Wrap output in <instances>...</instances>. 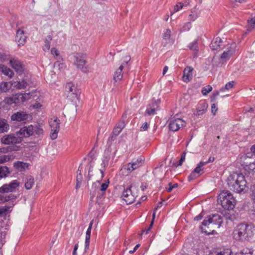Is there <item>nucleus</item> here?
<instances>
[{"label":"nucleus","mask_w":255,"mask_h":255,"mask_svg":"<svg viewBox=\"0 0 255 255\" xmlns=\"http://www.w3.org/2000/svg\"><path fill=\"white\" fill-rule=\"evenodd\" d=\"M185 156H186V152H184L182 153V154L181 155V157L180 160L178 161V162L176 164V166H181L182 165L183 161L185 159Z\"/></svg>","instance_id":"nucleus-52"},{"label":"nucleus","mask_w":255,"mask_h":255,"mask_svg":"<svg viewBox=\"0 0 255 255\" xmlns=\"http://www.w3.org/2000/svg\"><path fill=\"white\" fill-rule=\"evenodd\" d=\"M100 185V181H98L97 182H95L92 184L91 190V194L92 197L95 196L96 192L99 190V187Z\"/></svg>","instance_id":"nucleus-35"},{"label":"nucleus","mask_w":255,"mask_h":255,"mask_svg":"<svg viewBox=\"0 0 255 255\" xmlns=\"http://www.w3.org/2000/svg\"><path fill=\"white\" fill-rule=\"evenodd\" d=\"M186 123L181 118L174 116L171 118L169 121V128L173 131L179 130L181 128L185 127Z\"/></svg>","instance_id":"nucleus-5"},{"label":"nucleus","mask_w":255,"mask_h":255,"mask_svg":"<svg viewBox=\"0 0 255 255\" xmlns=\"http://www.w3.org/2000/svg\"><path fill=\"white\" fill-rule=\"evenodd\" d=\"M208 108V104L203 102L200 103L196 109V111L194 113L196 116H201L204 114Z\"/></svg>","instance_id":"nucleus-21"},{"label":"nucleus","mask_w":255,"mask_h":255,"mask_svg":"<svg viewBox=\"0 0 255 255\" xmlns=\"http://www.w3.org/2000/svg\"><path fill=\"white\" fill-rule=\"evenodd\" d=\"M227 181L229 188L236 193H241L247 191V181L242 174H231Z\"/></svg>","instance_id":"nucleus-1"},{"label":"nucleus","mask_w":255,"mask_h":255,"mask_svg":"<svg viewBox=\"0 0 255 255\" xmlns=\"http://www.w3.org/2000/svg\"><path fill=\"white\" fill-rule=\"evenodd\" d=\"M122 129H121L117 127L116 126L113 131V134L111 136V138H113L114 136H116L118 135H119L120 133V132L122 131Z\"/></svg>","instance_id":"nucleus-48"},{"label":"nucleus","mask_w":255,"mask_h":255,"mask_svg":"<svg viewBox=\"0 0 255 255\" xmlns=\"http://www.w3.org/2000/svg\"><path fill=\"white\" fill-rule=\"evenodd\" d=\"M255 160V155L251 151L246 155L242 156L240 158V162L242 166L245 167L248 166L251 162Z\"/></svg>","instance_id":"nucleus-14"},{"label":"nucleus","mask_w":255,"mask_h":255,"mask_svg":"<svg viewBox=\"0 0 255 255\" xmlns=\"http://www.w3.org/2000/svg\"><path fill=\"white\" fill-rule=\"evenodd\" d=\"M171 31L169 29H166L163 34V39L166 43H173V40L170 39Z\"/></svg>","instance_id":"nucleus-29"},{"label":"nucleus","mask_w":255,"mask_h":255,"mask_svg":"<svg viewBox=\"0 0 255 255\" xmlns=\"http://www.w3.org/2000/svg\"><path fill=\"white\" fill-rule=\"evenodd\" d=\"M123 73L116 70L113 76V80L114 81V84L116 85L117 83L120 82L123 78Z\"/></svg>","instance_id":"nucleus-30"},{"label":"nucleus","mask_w":255,"mask_h":255,"mask_svg":"<svg viewBox=\"0 0 255 255\" xmlns=\"http://www.w3.org/2000/svg\"><path fill=\"white\" fill-rule=\"evenodd\" d=\"M109 184V181L102 184L101 186V189L100 190L101 191H105L107 190V188L108 187Z\"/></svg>","instance_id":"nucleus-54"},{"label":"nucleus","mask_w":255,"mask_h":255,"mask_svg":"<svg viewBox=\"0 0 255 255\" xmlns=\"http://www.w3.org/2000/svg\"><path fill=\"white\" fill-rule=\"evenodd\" d=\"M74 64L84 72H86L84 67L86 64V55L83 53H76L74 56Z\"/></svg>","instance_id":"nucleus-11"},{"label":"nucleus","mask_w":255,"mask_h":255,"mask_svg":"<svg viewBox=\"0 0 255 255\" xmlns=\"http://www.w3.org/2000/svg\"><path fill=\"white\" fill-rule=\"evenodd\" d=\"M143 164V160L141 158H137L135 161L129 163L123 168L127 170L128 173H130L140 167Z\"/></svg>","instance_id":"nucleus-12"},{"label":"nucleus","mask_w":255,"mask_h":255,"mask_svg":"<svg viewBox=\"0 0 255 255\" xmlns=\"http://www.w3.org/2000/svg\"><path fill=\"white\" fill-rule=\"evenodd\" d=\"M193 68L191 67H187L183 71V76L182 77L183 81L185 82H189L192 78Z\"/></svg>","instance_id":"nucleus-20"},{"label":"nucleus","mask_w":255,"mask_h":255,"mask_svg":"<svg viewBox=\"0 0 255 255\" xmlns=\"http://www.w3.org/2000/svg\"><path fill=\"white\" fill-rule=\"evenodd\" d=\"M11 159V156L4 155L0 156V164L9 161Z\"/></svg>","instance_id":"nucleus-43"},{"label":"nucleus","mask_w":255,"mask_h":255,"mask_svg":"<svg viewBox=\"0 0 255 255\" xmlns=\"http://www.w3.org/2000/svg\"><path fill=\"white\" fill-rule=\"evenodd\" d=\"M27 36L25 35V27H19L16 31L15 42L18 46H22L26 42Z\"/></svg>","instance_id":"nucleus-10"},{"label":"nucleus","mask_w":255,"mask_h":255,"mask_svg":"<svg viewBox=\"0 0 255 255\" xmlns=\"http://www.w3.org/2000/svg\"><path fill=\"white\" fill-rule=\"evenodd\" d=\"M18 196L10 194L7 196L0 194V203H5L9 201H12L17 198Z\"/></svg>","instance_id":"nucleus-23"},{"label":"nucleus","mask_w":255,"mask_h":255,"mask_svg":"<svg viewBox=\"0 0 255 255\" xmlns=\"http://www.w3.org/2000/svg\"><path fill=\"white\" fill-rule=\"evenodd\" d=\"M127 119V115L124 114L123 115L121 120L119 121V122L116 125V127L119 128L121 129H123L124 128V127H125V125H126L125 122L126 121Z\"/></svg>","instance_id":"nucleus-34"},{"label":"nucleus","mask_w":255,"mask_h":255,"mask_svg":"<svg viewBox=\"0 0 255 255\" xmlns=\"http://www.w3.org/2000/svg\"><path fill=\"white\" fill-rule=\"evenodd\" d=\"M254 227L251 224L242 223L237 228L236 232L239 240H246L253 235Z\"/></svg>","instance_id":"nucleus-4"},{"label":"nucleus","mask_w":255,"mask_h":255,"mask_svg":"<svg viewBox=\"0 0 255 255\" xmlns=\"http://www.w3.org/2000/svg\"><path fill=\"white\" fill-rule=\"evenodd\" d=\"M223 40L219 37L214 38L211 43V48H218L222 46Z\"/></svg>","instance_id":"nucleus-27"},{"label":"nucleus","mask_w":255,"mask_h":255,"mask_svg":"<svg viewBox=\"0 0 255 255\" xmlns=\"http://www.w3.org/2000/svg\"><path fill=\"white\" fill-rule=\"evenodd\" d=\"M17 88L19 89H24L27 86V82L23 80L21 81H19L17 84Z\"/></svg>","instance_id":"nucleus-42"},{"label":"nucleus","mask_w":255,"mask_h":255,"mask_svg":"<svg viewBox=\"0 0 255 255\" xmlns=\"http://www.w3.org/2000/svg\"><path fill=\"white\" fill-rule=\"evenodd\" d=\"M184 4L183 3L179 2L178 4H177L175 7H174V10L175 11H178L181 9L182 8V7L184 6Z\"/></svg>","instance_id":"nucleus-56"},{"label":"nucleus","mask_w":255,"mask_h":255,"mask_svg":"<svg viewBox=\"0 0 255 255\" xmlns=\"http://www.w3.org/2000/svg\"><path fill=\"white\" fill-rule=\"evenodd\" d=\"M28 118L29 115L25 112L20 111L13 114L11 117V119L12 121L21 122L27 120Z\"/></svg>","instance_id":"nucleus-17"},{"label":"nucleus","mask_w":255,"mask_h":255,"mask_svg":"<svg viewBox=\"0 0 255 255\" xmlns=\"http://www.w3.org/2000/svg\"><path fill=\"white\" fill-rule=\"evenodd\" d=\"M219 95V92L218 91L214 92L211 97V101L213 102H215L216 100V98Z\"/></svg>","instance_id":"nucleus-53"},{"label":"nucleus","mask_w":255,"mask_h":255,"mask_svg":"<svg viewBox=\"0 0 255 255\" xmlns=\"http://www.w3.org/2000/svg\"><path fill=\"white\" fill-rule=\"evenodd\" d=\"M149 127V125L147 123L145 122L142 124L141 127H140V130L141 131H145Z\"/></svg>","instance_id":"nucleus-57"},{"label":"nucleus","mask_w":255,"mask_h":255,"mask_svg":"<svg viewBox=\"0 0 255 255\" xmlns=\"http://www.w3.org/2000/svg\"><path fill=\"white\" fill-rule=\"evenodd\" d=\"M203 217V215L202 214V213H201L199 215H198V216H196L194 220L195 221H199V220H201Z\"/></svg>","instance_id":"nucleus-64"},{"label":"nucleus","mask_w":255,"mask_h":255,"mask_svg":"<svg viewBox=\"0 0 255 255\" xmlns=\"http://www.w3.org/2000/svg\"><path fill=\"white\" fill-rule=\"evenodd\" d=\"M209 161L206 162H203L201 161L199 163V164L197 165V167L194 169L193 171L195 172V173H197V175L200 176L201 173V172L203 170V166H204L205 164L208 163Z\"/></svg>","instance_id":"nucleus-32"},{"label":"nucleus","mask_w":255,"mask_h":255,"mask_svg":"<svg viewBox=\"0 0 255 255\" xmlns=\"http://www.w3.org/2000/svg\"><path fill=\"white\" fill-rule=\"evenodd\" d=\"M11 67L19 74H21L24 70V65L22 62L17 59H12L10 60Z\"/></svg>","instance_id":"nucleus-16"},{"label":"nucleus","mask_w":255,"mask_h":255,"mask_svg":"<svg viewBox=\"0 0 255 255\" xmlns=\"http://www.w3.org/2000/svg\"><path fill=\"white\" fill-rule=\"evenodd\" d=\"M93 224V220L91 221L90 223L89 226L87 229V230L86 233V238L85 239H90L91 237V232L92 227Z\"/></svg>","instance_id":"nucleus-44"},{"label":"nucleus","mask_w":255,"mask_h":255,"mask_svg":"<svg viewBox=\"0 0 255 255\" xmlns=\"http://www.w3.org/2000/svg\"><path fill=\"white\" fill-rule=\"evenodd\" d=\"M133 187V185H131L123 192V199L125 201L127 204L132 203L137 196L136 192H134L131 190V188Z\"/></svg>","instance_id":"nucleus-7"},{"label":"nucleus","mask_w":255,"mask_h":255,"mask_svg":"<svg viewBox=\"0 0 255 255\" xmlns=\"http://www.w3.org/2000/svg\"><path fill=\"white\" fill-rule=\"evenodd\" d=\"M19 184V182L17 180H12L8 184H4L0 187V193L14 192L18 189Z\"/></svg>","instance_id":"nucleus-8"},{"label":"nucleus","mask_w":255,"mask_h":255,"mask_svg":"<svg viewBox=\"0 0 255 255\" xmlns=\"http://www.w3.org/2000/svg\"><path fill=\"white\" fill-rule=\"evenodd\" d=\"M235 51L233 49H229L227 51H224L220 56L219 64L225 63L233 55Z\"/></svg>","instance_id":"nucleus-18"},{"label":"nucleus","mask_w":255,"mask_h":255,"mask_svg":"<svg viewBox=\"0 0 255 255\" xmlns=\"http://www.w3.org/2000/svg\"><path fill=\"white\" fill-rule=\"evenodd\" d=\"M29 164L22 161H18L14 163V167L19 171L24 170L27 169Z\"/></svg>","instance_id":"nucleus-25"},{"label":"nucleus","mask_w":255,"mask_h":255,"mask_svg":"<svg viewBox=\"0 0 255 255\" xmlns=\"http://www.w3.org/2000/svg\"><path fill=\"white\" fill-rule=\"evenodd\" d=\"M130 60V56L129 55H126L124 57V59L123 63H124L125 65L128 64V62Z\"/></svg>","instance_id":"nucleus-61"},{"label":"nucleus","mask_w":255,"mask_h":255,"mask_svg":"<svg viewBox=\"0 0 255 255\" xmlns=\"http://www.w3.org/2000/svg\"><path fill=\"white\" fill-rule=\"evenodd\" d=\"M22 141V137H19L17 133L9 134L3 136L0 139V142L4 144H14L20 143Z\"/></svg>","instance_id":"nucleus-6"},{"label":"nucleus","mask_w":255,"mask_h":255,"mask_svg":"<svg viewBox=\"0 0 255 255\" xmlns=\"http://www.w3.org/2000/svg\"><path fill=\"white\" fill-rule=\"evenodd\" d=\"M212 112L213 115H215L216 112H217L218 109L217 108L216 105L215 104H213L211 107Z\"/></svg>","instance_id":"nucleus-62"},{"label":"nucleus","mask_w":255,"mask_h":255,"mask_svg":"<svg viewBox=\"0 0 255 255\" xmlns=\"http://www.w3.org/2000/svg\"><path fill=\"white\" fill-rule=\"evenodd\" d=\"M222 223L223 219L221 215L217 214H212L208 216L202 222V225H203L205 227V228H204L203 227H201L200 228L203 232H205L207 234H210V232H208L206 230V227L209 228V226L214 225L218 226V227L219 228L221 226Z\"/></svg>","instance_id":"nucleus-3"},{"label":"nucleus","mask_w":255,"mask_h":255,"mask_svg":"<svg viewBox=\"0 0 255 255\" xmlns=\"http://www.w3.org/2000/svg\"><path fill=\"white\" fill-rule=\"evenodd\" d=\"M155 214H156V211L155 210L154 211L153 213V214H152V221L151 222V223L149 225V227H148L149 228V229L151 230V229L152 228L153 225V224H154V219H155Z\"/></svg>","instance_id":"nucleus-60"},{"label":"nucleus","mask_w":255,"mask_h":255,"mask_svg":"<svg viewBox=\"0 0 255 255\" xmlns=\"http://www.w3.org/2000/svg\"><path fill=\"white\" fill-rule=\"evenodd\" d=\"M66 89L67 92H68V96H72V98H77L80 94V92L77 89V87L71 82L68 83L66 84Z\"/></svg>","instance_id":"nucleus-15"},{"label":"nucleus","mask_w":255,"mask_h":255,"mask_svg":"<svg viewBox=\"0 0 255 255\" xmlns=\"http://www.w3.org/2000/svg\"><path fill=\"white\" fill-rule=\"evenodd\" d=\"M212 90V87L210 85H207L202 89V93L203 95H206Z\"/></svg>","instance_id":"nucleus-41"},{"label":"nucleus","mask_w":255,"mask_h":255,"mask_svg":"<svg viewBox=\"0 0 255 255\" xmlns=\"http://www.w3.org/2000/svg\"><path fill=\"white\" fill-rule=\"evenodd\" d=\"M81 169H82V165L80 164L78 168V171H77L76 181L81 182H82V175L81 173Z\"/></svg>","instance_id":"nucleus-45"},{"label":"nucleus","mask_w":255,"mask_h":255,"mask_svg":"<svg viewBox=\"0 0 255 255\" xmlns=\"http://www.w3.org/2000/svg\"><path fill=\"white\" fill-rule=\"evenodd\" d=\"M90 239H85V252H86L87 250L89 249V245H90Z\"/></svg>","instance_id":"nucleus-59"},{"label":"nucleus","mask_w":255,"mask_h":255,"mask_svg":"<svg viewBox=\"0 0 255 255\" xmlns=\"http://www.w3.org/2000/svg\"><path fill=\"white\" fill-rule=\"evenodd\" d=\"M60 121L57 118L49 121V125L51 128L50 137L52 139H55L57 137V134L60 129Z\"/></svg>","instance_id":"nucleus-9"},{"label":"nucleus","mask_w":255,"mask_h":255,"mask_svg":"<svg viewBox=\"0 0 255 255\" xmlns=\"http://www.w3.org/2000/svg\"><path fill=\"white\" fill-rule=\"evenodd\" d=\"M0 71L10 78H12L14 74L13 71L10 68L4 65H0Z\"/></svg>","instance_id":"nucleus-24"},{"label":"nucleus","mask_w":255,"mask_h":255,"mask_svg":"<svg viewBox=\"0 0 255 255\" xmlns=\"http://www.w3.org/2000/svg\"><path fill=\"white\" fill-rule=\"evenodd\" d=\"M9 90L7 82H1L0 84V94L6 92Z\"/></svg>","instance_id":"nucleus-38"},{"label":"nucleus","mask_w":255,"mask_h":255,"mask_svg":"<svg viewBox=\"0 0 255 255\" xmlns=\"http://www.w3.org/2000/svg\"><path fill=\"white\" fill-rule=\"evenodd\" d=\"M251 196H252V199L253 201V203L254 205L255 206V189L253 190Z\"/></svg>","instance_id":"nucleus-63"},{"label":"nucleus","mask_w":255,"mask_h":255,"mask_svg":"<svg viewBox=\"0 0 255 255\" xmlns=\"http://www.w3.org/2000/svg\"><path fill=\"white\" fill-rule=\"evenodd\" d=\"M199 45L198 40L196 39L189 44L188 48H198Z\"/></svg>","instance_id":"nucleus-46"},{"label":"nucleus","mask_w":255,"mask_h":255,"mask_svg":"<svg viewBox=\"0 0 255 255\" xmlns=\"http://www.w3.org/2000/svg\"><path fill=\"white\" fill-rule=\"evenodd\" d=\"M14 206V204H12V206H5L1 208H0V216H1L3 214H6L7 213L10 212L11 210L10 209L12 208Z\"/></svg>","instance_id":"nucleus-36"},{"label":"nucleus","mask_w":255,"mask_h":255,"mask_svg":"<svg viewBox=\"0 0 255 255\" xmlns=\"http://www.w3.org/2000/svg\"><path fill=\"white\" fill-rule=\"evenodd\" d=\"M199 176L197 174V173H195L193 171L191 173V174L189 175V176L188 177V179L189 181H191L195 179H196L197 177H198Z\"/></svg>","instance_id":"nucleus-50"},{"label":"nucleus","mask_w":255,"mask_h":255,"mask_svg":"<svg viewBox=\"0 0 255 255\" xmlns=\"http://www.w3.org/2000/svg\"><path fill=\"white\" fill-rule=\"evenodd\" d=\"M18 99L15 97H12L7 98L6 101L7 104L11 105L12 103H16L17 102Z\"/></svg>","instance_id":"nucleus-47"},{"label":"nucleus","mask_w":255,"mask_h":255,"mask_svg":"<svg viewBox=\"0 0 255 255\" xmlns=\"http://www.w3.org/2000/svg\"><path fill=\"white\" fill-rule=\"evenodd\" d=\"M52 39V36L51 35H48L47 38L45 39V45L46 48H50V43Z\"/></svg>","instance_id":"nucleus-51"},{"label":"nucleus","mask_w":255,"mask_h":255,"mask_svg":"<svg viewBox=\"0 0 255 255\" xmlns=\"http://www.w3.org/2000/svg\"><path fill=\"white\" fill-rule=\"evenodd\" d=\"M54 67L55 68L58 67L59 69L63 68L64 67L63 63H59V61L56 62L54 64Z\"/></svg>","instance_id":"nucleus-58"},{"label":"nucleus","mask_w":255,"mask_h":255,"mask_svg":"<svg viewBox=\"0 0 255 255\" xmlns=\"http://www.w3.org/2000/svg\"><path fill=\"white\" fill-rule=\"evenodd\" d=\"M192 24L191 22H187L183 24L182 26H181L179 29L180 33L186 31H188L191 28Z\"/></svg>","instance_id":"nucleus-33"},{"label":"nucleus","mask_w":255,"mask_h":255,"mask_svg":"<svg viewBox=\"0 0 255 255\" xmlns=\"http://www.w3.org/2000/svg\"><path fill=\"white\" fill-rule=\"evenodd\" d=\"M218 204L227 210H233L236 205V200L229 191H223L218 195Z\"/></svg>","instance_id":"nucleus-2"},{"label":"nucleus","mask_w":255,"mask_h":255,"mask_svg":"<svg viewBox=\"0 0 255 255\" xmlns=\"http://www.w3.org/2000/svg\"><path fill=\"white\" fill-rule=\"evenodd\" d=\"M9 129V126L6 120L0 118V133L7 132Z\"/></svg>","instance_id":"nucleus-22"},{"label":"nucleus","mask_w":255,"mask_h":255,"mask_svg":"<svg viewBox=\"0 0 255 255\" xmlns=\"http://www.w3.org/2000/svg\"><path fill=\"white\" fill-rule=\"evenodd\" d=\"M10 173L9 169L6 166H0V178L6 177Z\"/></svg>","instance_id":"nucleus-31"},{"label":"nucleus","mask_w":255,"mask_h":255,"mask_svg":"<svg viewBox=\"0 0 255 255\" xmlns=\"http://www.w3.org/2000/svg\"><path fill=\"white\" fill-rule=\"evenodd\" d=\"M239 255H253L252 252L248 249H244L242 252V254Z\"/></svg>","instance_id":"nucleus-55"},{"label":"nucleus","mask_w":255,"mask_h":255,"mask_svg":"<svg viewBox=\"0 0 255 255\" xmlns=\"http://www.w3.org/2000/svg\"><path fill=\"white\" fill-rule=\"evenodd\" d=\"M199 11L196 8H194L191 11V13L189 15L188 20L191 22L195 21L199 16Z\"/></svg>","instance_id":"nucleus-26"},{"label":"nucleus","mask_w":255,"mask_h":255,"mask_svg":"<svg viewBox=\"0 0 255 255\" xmlns=\"http://www.w3.org/2000/svg\"><path fill=\"white\" fill-rule=\"evenodd\" d=\"M234 83H235V82L234 81H232L227 83L225 85L224 87L220 89V91L222 92H223L225 91V90H228L231 89L232 88H233L234 87Z\"/></svg>","instance_id":"nucleus-40"},{"label":"nucleus","mask_w":255,"mask_h":255,"mask_svg":"<svg viewBox=\"0 0 255 255\" xmlns=\"http://www.w3.org/2000/svg\"><path fill=\"white\" fill-rule=\"evenodd\" d=\"M17 134L19 137H22V139L24 137H28L34 134V127L32 125H30L27 127H24L20 128L18 131Z\"/></svg>","instance_id":"nucleus-13"},{"label":"nucleus","mask_w":255,"mask_h":255,"mask_svg":"<svg viewBox=\"0 0 255 255\" xmlns=\"http://www.w3.org/2000/svg\"><path fill=\"white\" fill-rule=\"evenodd\" d=\"M51 53L56 57L58 61H60L62 59L57 49H51Z\"/></svg>","instance_id":"nucleus-39"},{"label":"nucleus","mask_w":255,"mask_h":255,"mask_svg":"<svg viewBox=\"0 0 255 255\" xmlns=\"http://www.w3.org/2000/svg\"><path fill=\"white\" fill-rule=\"evenodd\" d=\"M160 101L152 102V104L149 105L145 111V114L148 115H153L155 114V111L158 109V104Z\"/></svg>","instance_id":"nucleus-19"},{"label":"nucleus","mask_w":255,"mask_h":255,"mask_svg":"<svg viewBox=\"0 0 255 255\" xmlns=\"http://www.w3.org/2000/svg\"><path fill=\"white\" fill-rule=\"evenodd\" d=\"M34 183V178L31 176H28L26 179L25 187L27 190L30 189Z\"/></svg>","instance_id":"nucleus-28"},{"label":"nucleus","mask_w":255,"mask_h":255,"mask_svg":"<svg viewBox=\"0 0 255 255\" xmlns=\"http://www.w3.org/2000/svg\"><path fill=\"white\" fill-rule=\"evenodd\" d=\"M255 160L254 161V162H252L248 166L245 167V169L246 170L253 171L254 172H255Z\"/></svg>","instance_id":"nucleus-49"},{"label":"nucleus","mask_w":255,"mask_h":255,"mask_svg":"<svg viewBox=\"0 0 255 255\" xmlns=\"http://www.w3.org/2000/svg\"><path fill=\"white\" fill-rule=\"evenodd\" d=\"M43 133V130L39 126H36L34 127V134L32 135L36 136L37 137L42 135Z\"/></svg>","instance_id":"nucleus-37"}]
</instances>
